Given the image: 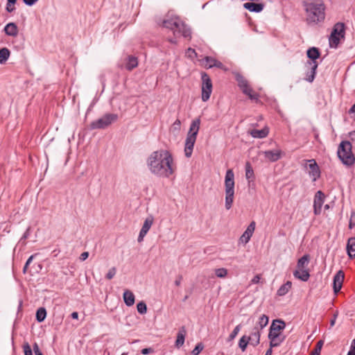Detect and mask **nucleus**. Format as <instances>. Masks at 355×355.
Instances as JSON below:
<instances>
[{
    "mask_svg": "<svg viewBox=\"0 0 355 355\" xmlns=\"http://www.w3.org/2000/svg\"><path fill=\"white\" fill-rule=\"evenodd\" d=\"M172 163V155L166 150L154 151L150 154L147 161L150 172L163 178H168L173 173L174 169Z\"/></svg>",
    "mask_w": 355,
    "mask_h": 355,
    "instance_id": "1",
    "label": "nucleus"
},
{
    "mask_svg": "<svg viewBox=\"0 0 355 355\" xmlns=\"http://www.w3.org/2000/svg\"><path fill=\"white\" fill-rule=\"evenodd\" d=\"M309 24H318L324 19V6L323 3H304Z\"/></svg>",
    "mask_w": 355,
    "mask_h": 355,
    "instance_id": "2",
    "label": "nucleus"
},
{
    "mask_svg": "<svg viewBox=\"0 0 355 355\" xmlns=\"http://www.w3.org/2000/svg\"><path fill=\"white\" fill-rule=\"evenodd\" d=\"M200 119L197 118L192 121L189 130L188 132L184 147V153L187 157H190L192 155L194 144L200 129Z\"/></svg>",
    "mask_w": 355,
    "mask_h": 355,
    "instance_id": "3",
    "label": "nucleus"
},
{
    "mask_svg": "<svg viewBox=\"0 0 355 355\" xmlns=\"http://www.w3.org/2000/svg\"><path fill=\"white\" fill-rule=\"evenodd\" d=\"M352 144L349 141H343L338 148V157L342 163L347 166H351L355 163V156L352 151Z\"/></svg>",
    "mask_w": 355,
    "mask_h": 355,
    "instance_id": "4",
    "label": "nucleus"
},
{
    "mask_svg": "<svg viewBox=\"0 0 355 355\" xmlns=\"http://www.w3.org/2000/svg\"><path fill=\"white\" fill-rule=\"evenodd\" d=\"M225 208L229 210L233 204L234 196V174L232 169H228L225 178Z\"/></svg>",
    "mask_w": 355,
    "mask_h": 355,
    "instance_id": "5",
    "label": "nucleus"
},
{
    "mask_svg": "<svg viewBox=\"0 0 355 355\" xmlns=\"http://www.w3.org/2000/svg\"><path fill=\"white\" fill-rule=\"evenodd\" d=\"M118 119L116 114H105L101 118L92 121L90 124L92 129H104L109 126L112 123L116 121Z\"/></svg>",
    "mask_w": 355,
    "mask_h": 355,
    "instance_id": "6",
    "label": "nucleus"
},
{
    "mask_svg": "<svg viewBox=\"0 0 355 355\" xmlns=\"http://www.w3.org/2000/svg\"><path fill=\"white\" fill-rule=\"evenodd\" d=\"M345 34V24L341 22L336 23L332 30L329 37V44L331 46L336 47L340 38H344Z\"/></svg>",
    "mask_w": 355,
    "mask_h": 355,
    "instance_id": "7",
    "label": "nucleus"
},
{
    "mask_svg": "<svg viewBox=\"0 0 355 355\" xmlns=\"http://www.w3.org/2000/svg\"><path fill=\"white\" fill-rule=\"evenodd\" d=\"M202 79V100L206 102L210 98L212 92V83L209 75L205 72L201 73Z\"/></svg>",
    "mask_w": 355,
    "mask_h": 355,
    "instance_id": "8",
    "label": "nucleus"
},
{
    "mask_svg": "<svg viewBox=\"0 0 355 355\" xmlns=\"http://www.w3.org/2000/svg\"><path fill=\"white\" fill-rule=\"evenodd\" d=\"M177 26H174L173 35L175 37L183 36L185 38H191V31L189 27H188L179 17L177 21Z\"/></svg>",
    "mask_w": 355,
    "mask_h": 355,
    "instance_id": "9",
    "label": "nucleus"
},
{
    "mask_svg": "<svg viewBox=\"0 0 355 355\" xmlns=\"http://www.w3.org/2000/svg\"><path fill=\"white\" fill-rule=\"evenodd\" d=\"M318 67V62L313 61L306 62L305 67L307 69V71L306 72L305 80L309 83H312L314 80Z\"/></svg>",
    "mask_w": 355,
    "mask_h": 355,
    "instance_id": "10",
    "label": "nucleus"
},
{
    "mask_svg": "<svg viewBox=\"0 0 355 355\" xmlns=\"http://www.w3.org/2000/svg\"><path fill=\"white\" fill-rule=\"evenodd\" d=\"M324 198L325 196L322 191H318L315 193L313 200V212L315 215H319L321 213Z\"/></svg>",
    "mask_w": 355,
    "mask_h": 355,
    "instance_id": "11",
    "label": "nucleus"
},
{
    "mask_svg": "<svg viewBox=\"0 0 355 355\" xmlns=\"http://www.w3.org/2000/svg\"><path fill=\"white\" fill-rule=\"evenodd\" d=\"M286 323L280 319L273 320L270 324L268 335L279 334L283 335L282 331L285 329Z\"/></svg>",
    "mask_w": 355,
    "mask_h": 355,
    "instance_id": "12",
    "label": "nucleus"
},
{
    "mask_svg": "<svg viewBox=\"0 0 355 355\" xmlns=\"http://www.w3.org/2000/svg\"><path fill=\"white\" fill-rule=\"evenodd\" d=\"M345 278V274L343 270H339L334 277L333 288L335 294H337L341 289L343 280Z\"/></svg>",
    "mask_w": 355,
    "mask_h": 355,
    "instance_id": "13",
    "label": "nucleus"
},
{
    "mask_svg": "<svg viewBox=\"0 0 355 355\" xmlns=\"http://www.w3.org/2000/svg\"><path fill=\"white\" fill-rule=\"evenodd\" d=\"M255 229V223L254 221L251 222L250 224L248 226L246 230L243 232V234L241 236L239 240L241 243L246 244L249 242L251 236Z\"/></svg>",
    "mask_w": 355,
    "mask_h": 355,
    "instance_id": "14",
    "label": "nucleus"
},
{
    "mask_svg": "<svg viewBox=\"0 0 355 355\" xmlns=\"http://www.w3.org/2000/svg\"><path fill=\"white\" fill-rule=\"evenodd\" d=\"M308 162H309V175L313 177V180L315 181L320 176V171L319 166L315 159H310L308 160Z\"/></svg>",
    "mask_w": 355,
    "mask_h": 355,
    "instance_id": "15",
    "label": "nucleus"
},
{
    "mask_svg": "<svg viewBox=\"0 0 355 355\" xmlns=\"http://www.w3.org/2000/svg\"><path fill=\"white\" fill-rule=\"evenodd\" d=\"M268 337L270 340V347H276L279 346L286 338L285 336L279 334H270L268 335Z\"/></svg>",
    "mask_w": 355,
    "mask_h": 355,
    "instance_id": "16",
    "label": "nucleus"
},
{
    "mask_svg": "<svg viewBox=\"0 0 355 355\" xmlns=\"http://www.w3.org/2000/svg\"><path fill=\"white\" fill-rule=\"evenodd\" d=\"M179 17H168L167 16L166 18H165L163 21H162V26L163 27H165L166 28H168L171 31H173L174 30V26H177V21L178 20Z\"/></svg>",
    "mask_w": 355,
    "mask_h": 355,
    "instance_id": "17",
    "label": "nucleus"
},
{
    "mask_svg": "<svg viewBox=\"0 0 355 355\" xmlns=\"http://www.w3.org/2000/svg\"><path fill=\"white\" fill-rule=\"evenodd\" d=\"M243 7L250 12H259L263 10L264 5L259 3L248 2L243 4Z\"/></svg>",
    "mask_w": 355,
    "mask_h": 355,
    "instance_id": "18",
    "label": "nucleus"
},
{
    "mask_svg": "<svg viewBox=\"0 0 355 355\" xmlns=\"http://www.w3.org/2000/svg\"><path fill=\"white\" fill-rule=\"evenodd\" d=\"M260 336L261 334L259 327H254L250 336H248L250 338V345L254 347L257 346L260 343Z\"/></svg>",
    "mask_w": 355,
    "mask_h": 355,
    "instance_id": "19",
    "label": "nucleus"
},
{
    "mask_svg": "<svg viewBox=\"0 0 355 355\" xmlns=\"http://www.w3.org/2000/svg\"><path fill=\"white\" fill-rule=\"evenodd\" d=\"M265 157L270 162H276L281 158L282 151L279 150H266L263 152Z\"/></svg>",
    "mask_w": 355,
    "mask_h": 355,
    "instance_id": "20",
    "label": "nucleus"
},
{
    "mask_svg": "<svg viewBox=\"0 0 355 355\" xmlns=\"http://www.w3.org/2000/svg\"><path fill=\"white\" fill-rule=\"evenodd\" d=\"M4 31L7 35L16 37L18 35V27L14 22L8 23L4 27Z\"/></svg>",
    "mask_w": 355,
    "mask_h": 355,
    "instance_id": "21",
    "label": "nucleus"
},
{
    "mask_svg": "<svg viewBox=\"0 0 355 355\" xmlns=\"http://www.w3.org/2000/svg\"><path fill=\"white\" fill-rule=\"evenodd\" d=\"M236 80L238 82V85L242 90L243 93H247L250 86L248 85V80L241 75L237 74Z\"/></svg>",
    "mask_w": 355,
    "mask_h": 355,
    "instance_id": "22",
    "label": "nucleus"
},
{
    "mask_svg": "<svg viewBox=\"0 0 355 355\" xmlns=\"http://www.w3.org/2000/svg\"><path fill=\"white\" fill-rule=\"evenodd\" d=\"M293 275L295 278L303 282L308 281L310 277L308 270L306 269H297L294 271Z\"/></svg>",
    "mask_w": 355,
    "mask_h": 355,
    "instance_id": "23",
    "label": "nucleus"
},
{
    "mask_svg": "<svg viewBox=\"0 0 355 355\" xmlns=\"http://www.w3.org/2000/svg\"><path fill=\"white\" fill-rule=\"evenodd\" d=\"M187 331L184 327H182L177 335V339L175 341V347L180 348L184 345Z\"/></svg>",
    "mask_w": 355,
    "mask_h": 355,
    "instance_id": "24",
    "label": "nucleus"
},
{
    "mask_svg": "<svg viewBox=\"0 0 355 355\" xmlns=\"http://www.w3.org/2000/svg\"><path fill=\"white\" fill-rule=\"evenodd\" d=\"M123 297L126 306H131L135 304V297L132 291L125 290L123 293Z\"/></svg>",
    "mask_w": 355,
    "mask_h": 355,
    "instance_id": "25",
    "label": "nucleus"
},
{
    "mask_svg": "<svg viewBox=\"0 0 355 355\" xmlns=\"http://www.w3.org/2000/svg\"><path fill=\"white\" fill-rule=\"evenodd\" d=\"M306 55L309 58L308 61H313L314 62H318L316 60L319 58L320 53L318 48L311 47L307 50Z\"/></svg>",
    "mask_w": 355,
    "mask_h": 355,
    "instance_id": "26",
    "label": "nucleus"
},
{
    "mask_svg": "<svg viewBox=\"0 0 355 355\" xmlns=\"http://www.w3.org/2000/svg\"><path fill=\"white\" fill-rule=\"evenodd\" d=\"M347 251L350 258L355 257V237L349 238L347 243Z\"/></svg>",
    "mask_w": 355,
    "mask_h": 355,
    "instance_id": "27",
    "label": "nucleus"
},
{
    "mask_svg": "<svg viewBox=\"0 0 355 355\" xmlns=\"http://www.w3.org/2000/svg\"><path fill=\"white\" fill-rule=\"evenodd\" d=\"M268 130L267 128H263L261 130L253 129L250 131V134L254 138H265L268 135Z\"/></svg>",
    "mask_w": 355,
    "mask_h": 355,
    "instance_id": "28",
    "label": "nucleus"
},
{
    "mask_svg": "<svg viewBox=\"0 0 355 355\" xmlns=\"http://www.w3.org/2000/svg\"><path fill=\"white\" fill-rule=\"evenodd\" d=\"M310 261V256L308 254L303 255L298 259L297 263V269H304L309 264Z\"/></svg>",
    "mask_w": 355,
    "mask_h": 355,
    "instance_id": "29",
    "label": "nucleus"
},
{
    "mask_svg": "<svg viewBox=\"0 0 355 355\" xmlns=\"http://www.w3.org/2000/svg\"><path fill=\"white\" fill-rule=\"evenodd\" d=\"M138 65L137 58L132 55H129L127 58V63L125 64V68L128 71H132L133 69L137 67Z\"/></svg>",
    "mask_w": 355,
    "mask_h": 355,
    "instance_id": "30",
    "label": "nucleus"
},
{
    "mask_svg": "<svg viewBox=\"0 0 355 355\" xmlns=\"http://www.w3.org/2000/svg\"><path fill=\"white\" fill-rule=\"evenodd\" d=\"M292 283L290 281L286 282L285 284L282 285L277 290V295L279 296L285 295L289 290L291 288Z\"/></svg>",
    "mask_w": 355,
    "mask_h": 355,
    "instance_id": "31",
    "label": "nucleus"
},
{
    "mask_svg": "<svg viewBox=\"0 0 355 355\" xmlns=\"http://www.w3.org/2000/svg\"><path fill=\"white\" fill-rule=\"evenodd\" d=\"M250 338H248L247 336H243L239 342V347L241 349L243 352H244L246 350V348L248 347V345H250Z\"/></svg>",
    "mask_w": 355,
    "mask_h": 355,
    "instance_id": "32",
    "label": "nucleus"
},
{
    "mask_svg": "<svg viewBox=\"0 0 355 355\" xmlns=\"http://www.w3.org/2000/svg\"><path fill=\"white\" fill-rule=\"evenodd\" d=\"M153 220L154 219L152 216L146 218L140 231L147 234L153 223Z\"/></svg>",
    "mask_w": 355,
    "mask_h": 355,
    "instance_id": "33",
    "label": "nucleus"
},
{
    "mask_svg": "<svg viewBox=\"0 0 355 355\" xmlns=\"http://www.w3.org/2000/svg\"><path fill=\"white\" fill-rule=\"evenodd\" d=\"M268 321H269L268 317L266 315L263 314L259 318V321L255 327H258L259 331H261L265 327L267 326V324H268Z\"/></svg>",
    "mask_w": 355,
    "mask_h": 355,
    "instance_id": "34",
    "label": "nucleus"
},
{
    "mask_svg": "<svg viewBox=\"0 0 355 355\" xmlns=\"http://www.w3.org/2000/svg\"><path fill=\"white\" fill-rule=\"evenodd\" d=\"M46 317V311L45 308L40 307L36 311V320L38 322H43Z\"/></svg>",
    "mask_w": 355,
    "mask_h": 355,
    "instance_id": "35",
    "label": "nucleus"
},
{
    "mask_svg": "<svg viewBox=\"0 0 355 355\" xmlns=\"http://www.w3.org/2000/svg\"><path fill=\"white\" fill-rule=\"evenodd\" d=\"M10 56V51L7 48L0 49V64L5 63Z\"/></svg>",
    "mask_w": 355,
    "mask_h": 355,
    "instance_id": "36",
    "label": "nucleus"
},
{
    "mask_svg": "<svg viewBox=\"0 0 355 355\" xmlns=\"http://www.w3.org/2000/svg\"><path fill=\"white\" fill-rule=\"evenodd\" d=\"M216 60H217L216 59H215L212 57L206 56L204 58L205 67L207 68V69L214 67Z\"/></svg>",
    "mask_w": 355,
    "mask_h": 355,
    "instance_id": "37",
    "label": "nucleus"
},
{
    "mask_svg": "<svg viewBox=\"0 0 355 355\" xmlns=\"http://www.w3.org/2000/svg\"><path fill=\"white\" fill-rule=\"evenodd\" d=\"M244 94L247 95L252 101H255L256 102L259 101V95L254 92L251 87L249 88V90L247 92V93Z\"/></svg>",
    "mask_w": 355,
    "mask_h": 355,
    "instance_id": "38",
    "label": "nucleus"
},
{
    "mask_svg": "<svg viewBox=\"0 0 355 355\" xmlns=\"http://www.w3.org/2000/svg\"><path fill=\"white\" fill-rule=\"evenodd\" d=\"M254 175L253 169L250 164V162H246L245 164V177L247 179H250Z\"/></svg>",
    "mask_w": 355,
    "mask_h": 355,
    "instance_id": "39",
    "label": "nucleus"
},
{
    "mask_svg": "<svg viewBox=\"0 0 355 355\" xmlns=\"http://www.w3.org/2000/svg\"><path fill=\"white\" fill-rule=\"evenodd\" d=\"M241 329V324H238L237 326H236L235 328L234 329V330L230 334V336L227 338V341H232V340H234L236 338V336H237V334H239V332L240 331Z\"/></svg>",
    "mask_w": 355,
    "mask_h": 355,
    "instance_id": "40",
    "label": "nucleus"
},
{
    "mask_svg": "<svg viewBox=\"0 0 355 355\" xmlns=\"http://www.w3.org/2000/svg\"><path fill=\"white\" fill-rule=\"evenodd\" d=\"M137 311L140 314H145L147 312V306L143 301L139 302L137 305Z\"/></svg>",
    "mask_w": 355,
    "mask_h": 355,
    "instance_id": "41",
    "label": "nucleus"
},
{
    "mask_svg": "<svg viewBox=\"0 0 355 355\" xmlns=\"http://www.w3.org/2000/svg\"><path fill=\"white\" fill-rule=\"evenodd\" d=\"M215 275L220 278H224L227 275V270L224 268H220L215 270Z\"/></svg>",
    "mask_w": 355,
    "mask_h": 355,
    "instance_id": "42",
    "label": "nucleus"
},
{
    "mask_svg": "<svg viewBox=\"0 0 355 355\" xmlns=\"http://www.w3.org/2000/svg\"><path fill=\"white\" fill-rule=\"evenodd\" d=\"M204 345L202 343H200L196 345L195 348L192 350L191 354L192 355H198L203 349Z\"/></svg>",
    "mask_w": 355,
    "mask_h": 355,
    "instance_id": "43",
    "label": "nucleus"
},
{
    "mask_svg": "<svg viewBox=\"0 0 355 355\" xmlns=\"http://www.w3.org/2000/svg\"><path fill=\"white\" fill-rule=\"evenodd\" d=\"M23 349L24 355H33L32 349L28 343H25L23 345Z\"/></svg>",
    "mask_w": 355,
    "mask_h": 355,
    "instance_id": "44",
    "label": "nucleus"
},
{
    "mask_svg": "<svg viewBox=\"0 0 355 355\" xmlns=\"http://www.w3.org/2000/svg\"><path fill=\"white\" fill-rule=\"evenodd\" d=\"M116 269L115 267H112L111 268L109 271L107 272V273L106 274V278L107 279H112L114 275H116Z\"/></svg>",
    "mask_w": 355,
    "mask_h": 355,
    "instance_id": "45",
    "label": "nucleus"
},
{
    "mask_svg": "<svg viewBox=\"0 0 355 355\" xmlns=\"http://www.w3.org/2000/svg\"><path fill=\"white\" fill-rule=\"evenodd\" d=\"M323 345H324V341L322 340H319L317 343L315 347L313 352L315 353H317L318 354H320L321 349H322Z\"/></svg>",
    "mask_w": 355,
    "mask_h": 355,
    "instance_id": "46",
    "label": "nucleus"
},
{
    "mask_svg": "<svg viewBox=\"0 0 355 355\" xmlns=\"http://www.w3.org/2000/svg\"><path fill=\"white\" fill-rule=\"evenodd\" d=\"M354 226H355V212L352 211L349 222V228L352 230V228H354Z\"/></svg>",
    "mask_w": 355,
    "mask_h": 355,
    "instance_id": "47",
    "label": "nucleus"
},
{
    "mask_svg": "<svg viewBox=\"0 0 355 355\" xmlns=\"http://www.w3.org/2000/svg\"><path fill=\"white\" fill-rule=\"evenodd\" d=\"M6 10L8 12H12L15 10V3H11L7 1Z\"/></svg>",
    "mask_w": 355,
    "mask_h": 355,
    "instance_id": "48",
    "label": "nucleus"
},
{
    "mask_svg": "<svg viewBox=\"0 0 355 355\" xmlns=\"http://www.w3.org/2000/svg\"><path fill=\"white\" fill-rule=\"evenodd\" d=\"M338 315V311H336L335 313L333 315L332 319L330 320V327H331L334 326Z\"/></svg>",
    "mask_w": 355,
    "mask_h": 355,
    "instance_id": "49",
    "label": "nucleus"
},
{
    "mask_svg": "<svg viewBox=\"0 0 355 355\" xmlns=\"http://www.w3.org/2000/svg\"><path fill=\"white\" fill-rule=\"evenodd\" d=\"M33 351H34L35 355H39V354H42V352L40 351L37 343H35L33 344Z\"/></svg>",
    "mask_w": 355,
    "mask_h": 355,
    "instance_id": "50",
    "label": "nucleus"
},
{
    "mask_svg": "<svg viewBox=\"0 0 355 355\" xmlns=\"http://www.w3.org/2000/svg\"><path fill=\"white\" fill-rule=\"evenodd\" d=\"M261 279V275H255L252 279L251 280L252 284H258L259 283Z\"/></svg>",
    "mask_w": 355,
    "mask_h": 355,
    "instance_id": "51",
    "label": "nucleus"
},
{
    "mask_svg": "<svg viewBox=\"0 0 355 355\" xmlns=\"http://www.w3.org/2000/svg\"><path fill=\"white\" fill-rule=\"evenodd\" d=\"M214 67H217L218 69L226 70L224 64L221 62H220L218 60H216V63L214 64Z\"/></svg>",
    "mask_w": 355,
    "mask_h": 355,
    "instance_id": "52",
    "label": "nucleus"
},
{
    "mask_svg": "<svg viewBox=\"0 0 355 355\" xmlns=\"http://www.w3.org/2000/svg\"><path fill=\"white\" fill-rule=\"evenodd\" d=\"M349 114H350L351 117L355 120V103L349 110Z\"/></svg>",
    "mask_w": 355,
    "mask_h": 355,
    "instance_id": "53",
    "label": "nucleus"
},
{
    "mask_svg": "<svg viewBox=\"0 0 355 355\" xmlns=\"http://www.w3.org/2000/svg\"><path fill=\"white\" fill-rule=\"evenodd\" d=\"M187 53L189 54V56L190 58H193V57L196 56V53L195 50L191 49V48H189L188 49Z\"/></svg>",
    "mask_w": 355,
    "mask_h": 355,
    "instance_id": "54",
    "label": "nucleus"
},
{
    "mask_svg": "<svg viewBox=\"0 0 355 355\" xmlns=\"http://www.w3.org/2000/svg\"><path fill=\"white\" fill-rule=\"evenodd\" d=\"M38 0H23L24 3L28 6L34 5Z\"/></svg>",
    "mask_w": 355,
    "mask_h": 355,
    "instance_id": "55",
    "label": "nucleus"
},
{
    "mask_svg": "<svg viewBox=\"0 0 355 355\" xmlns=\"http://www.w3.org/2000/svg\"><path fill=\"white\" fill-rule=\"evenodd\" d=\"M152 352H153V349L150 347L144 348L141 350V354L144 355L148 354Z\"/></svg>",
    "mask_w": 355,
    "mask_h": 355,
    "instance_id": "56",
    "label": "nucleus"
},
{
    "mask_svg": "<svg viewBox=\"0 0 355 355\" xmlns=\"http://www.w3.org/2000/svg\"><path fill=\"white\" fill-rule=\"evenodd\" d=\"M88 257H89V252H84L80 254L79 259L80 261H85L86 259H87Z\"/></svg>",
    "mask_w": 355,
    "mask_h": 355,
    "instance_id": "57",
    "label": "nucleus"
},
{
    "mask_svg": "<svg viewBox=\"0 0 355 355\" xmlns=\"http://www.w3.org/2000/svg\"><path fill=\"white\" fill-rule=\"evenodd\" d=\"M182 280V275H178L177 277H176V279L175 281V285L176 286H179L181 284V282Z\"/></svg>",
    "mask_w": 355,
    "mask_h": 355,
    "instance_id": "58",
    "label": "nucleus"
},
{
    "mask_svg": "<svg viewBox=\"0 0 355 355\" xmlns=\"http://www.w3.org/2000/svg\"><path fill=\"white\" fill-rule=\"evenodd\" d=\"M146 235V234L142 231H140L139 236H138V242H141L144 240V236Z\"/></svg>",
    "mask_w": 355,
    "mask_h": 355,
    "instance_id": "59",
    "label": "nucleus"
},
{
    "mask_svg": "<svg viewBox=\"0 0 355 355\" xmlns=\"http://www.w3.org/2000/svg\"><path fill=\"white\" fill-rule=\"evenodd\" d=\"M36 255H37V254H32V255H31V257L27 259V261H26V263H25V264L26 265V266H28L30 265V263L32 262V261H33V259L34 257H35V256H36Z\"/></svg>",
    "mask_w": 355,
    "mask_h": 355,
    "instance_id": "60",
    "label": "nucleus"
},
{
    "mask_svg": "<svg viewBox=\"0 0 355 355\" xmlns=\"http://www.w3.org/2000/svg\"><path fill=\"white\" fill-rule=\"evenodd\" d=\"M30 227H28L26 231L24 232V235L21 237L22 239H26L29 236Z\"/></svg>",
    "mask_w": 355,
    "mask_h": 355,
    "instance_id": "61",
    "label": "nucleus"
},
{
    "mask_svg": "<svg viewBox=\"0 0 355 355\" xmlns=\"http://www.w3.org/2000/svg\"><path fill=\"white\" fill-rule=\"evenodd\" d=\"M349 137L352 141H355V131H352L349 132Z\"/></svg>",
    "mask_w": 355,
    "mask_h": 355,
    "instance_id": "62",
    "label": "nucleus"
},
{
    "mask_svg": "<svg viewBox=\"0 0 355 355\" xmlns=\"http://www.w3.org/2000/svg\"><path fill=\"white\" fill-rule=\"evenodd\" d=\"M349 350L354 351L355 352V338L352 340Z\"/></svg>",
    "mask_w": 355,
    "mask_h": 355,
    "instance_id": "63",
    "label": "nucleus"
},
{
    "mask_svg": "<svg viewBox=\"0 0 355 355\" xmlns=\"http://www.w3.org/2000/svg\"><path fill=\"white\" fill-rule=\"evenodd\" d=\"M71 318L73 319H78V312H73L71 315Z\"/></svg>",
    "mask_w": 355,
    "mask_h": 355,
    "instance_id": "64",
    "label": "nucleus"
}]
</instances>
